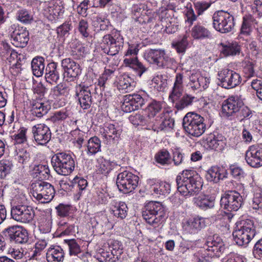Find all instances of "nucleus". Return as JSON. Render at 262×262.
<instances>
[{"label": "nucleus", "mask_w": 262, "mask_h": 262, "mask_svg": "<svg viewBox=\"0 0 262 262\" xmlns=\"http://www.w3.org/2000/svg\"><path fill=\"white\" fill-rule=\"evenodd\" d=\"M177 189L184 196L199 193L203 186L201 178L195 171L185 170L176 178Z\"/></svg>", "instance_id": "nucleus-1"}, {"label": "nucleus", "mask_w": 262, "mask_h": 262, "mask_svg": "<svg viewBox=\"0 0 262 262\" xmlns=\"http://www.w3.org/2000/svg\"><path fill=\"white\" fill-rule=\"evenodd\" d=\"M256 234L255 227L253 221H242L235 228L232 235L236 245L246 247Z\"/></svg>", "instance_id": "nucleus-2"}, {"label": "nucleus", "mask_w": 262, "mask_h": 262, "mask_svg": "<svg viewBox=\"0 0 262 262\" xmlns=\"http://www.w3.org/2000/svg\"><path fill=\"white\" fill-rule=\"evenodd\" d=\"M204 119L201 115L193 112L186 114L183 119V127L185 131L191 136L200 137L206 130Z\"/></svg>", "instance_id": "nucleus-3"}, {"label": "nucleus", "mask_w": 262, "mask_h": 262, "mask_svg": "<svg viewBox=\"0 0 262 262\" xmlns=\"http://www.w3.org/2000/svg\"><path fill=\"white\" fill-rule=\"evenodd\" d=\"M51 163L57 174L64 176L70 174L75 167V162L72 156L64 152L54 155L51 159Z\"/></svg>", "instance_id": "nucleus-4"}, {"label": "nucleus", "mask_w": 262, "mask_h": 262, "mask_svg": "<svg viewBox=\"0 0 262 262\" xmlns=\"http://www.w3.org/2000/svg\"><path fill=\"white\" fill-rule=\"evenodd\" d=\"M212 19L214 28L222 33L231 32L235 25L233 16L227 11L220 10L215 12Z\"/></svg>", "instance_id": "nucleus-5"}, {"label": "nucleus", "mask_w": 262, "mask_h": 262, "mask_svg": "<svg viewBox=\"0 0 262 262\" xmlns=\"http://www.w3.org/2000/svg\"><path fill=\"white\" fill-rule=\"evenodd\" d=\"M33 196L41 203L50 202L54 198L55 189L50 183L42 181H35L31 184Z\"/></svg>", "instance_id": "nucleus-6"}, {"label": "nucleus", "mask_w": 262, "mask_h": 262, "mask_svg": "<svg viewBox=\"0 0 262 262\" xmlns=\"http://www.w3.org/2000/svg\"><path fill=\"white\" fill-rule=\"evenodd\" d=\"M164 216V208L159 202H150L146 204L142 210L143 219L150 225L159 224Z\"/></svg>", "instance_id": "nucleus-7"}, {"label": "nucleus", "mask_w": 262, "mask_h": 262, "mask_svg": "<svg viewBox=\"0 0 262 262\" xmlns=\"http://www.w3.org/2000/svg\"><path fill=\"white\" fill-rule=\"evenodd\" d=\"M139 177L132 172L125 170L118 174L116 184L120 191L128 193L134 190L138 185Z\"/></svg>", "instance_id": "nucleus-8"}, {"label": "nucleus", "mask_w": 262, "mask_h": 262, "mask_svg": "<svg viewBox=\"0 0 262 262\" xmlns=\"http://www.w3.org/2000/svg\"><path fill=\"white\" fill-rule=\"evenodd\" d=\"M217 79L218 85L226 89L235 88L242 81L240 75L229 69H223L219 71L217 73Z\"/></svg>", "instance_id": "nucleus-9"}, {"label": "nucleus", "mask_w": 262, "mask_h": 262, "mask_svg": "<svg viewBox=\"0 0 262 262\" xmlns=\"http://www.w3.org/2000/svg\"><path fill=\"white\" fill-rule=\"evenodd\" d=\"M3 233L9 238L11 243L24 244L29 241V234L27 230L20 226H9L4 229Z\"/></svg>", "instance_id": "nucleus-10"}, {"label": "nucleus", "mask_w": 262, "mask_h": 262, "mask_svg": "<svg viewBox=\"0 0 262 262\" xmlns=\"http://www.w3.org/2000/svg\"><path fill=\"white\" fill-rule=\"evenodd\" d=\"M220 202L221 206L229 211L238 210L243 203L242 195L236 191L225 193L222 196Z\"/></svg>", "instance_id": "nucleus-11"}, {"label": "nucleus", "mask_w": 262, "mask_h": 262, "mask_svg": "<svg viewBox=\"0 0 262 262\" xmlns=\"http://www.w3.org/2000/svg\"><path fill=\"white\" fill-rule=\"evenodd\" d=\"M12 218L23 223H30L33 220L35 216L33 208L26 205H17L11 209Z\"/></svg>", "instance_id": "nucleus-12"}, {"label": "nucleus", "mask_w": 262, "mask_h": 262, "mask_svg": "<svg viewBox=\"0 0 262 262\" xmlns=\"http://www.w3.org/2000/svg\"><path fill=\"white\" fill-rule=\"evenodd\" d=\"M93 86L85 85L81 83L76 87L75 99L78 100L80 107L83 110L90 108L92 103L91 91Z\"/></svg>", "instance_id": "nucleus-13"}, {"label": "nucleus", "mask_w": 262, "mask_h": 262, "mask_svg": "<svg viewBox=\"0 0 262 262\" xmlns=\"http://www.w3.org/2000/svg\"><path fill=\"white\" fill-rule=\"evenodd\" d=\"M123 38H115L111 35L107 34L103 37L102 48L104 53L114 56L118 54L123 46Z\"/></svg>", "instance_id": "nucleus-14"}, {"label": "nucleus", "mask_w": 262, "mask_h": 262, "mask_svg": "<svg viewBox=\"0 0 262 262\" xmlns=\"http://www.w3.org/2000/svg\"><path fill=\"white\" fill-rule=\"evenodd\" d=\"M32 133L35 141L39 145H45L51 140V130L45 124H37L34 125L32 127Z\"/></svg>", "instance_id": "nucleus-15"}, {"label": "nucleus", "mask_w": 262, "mask_h": 262, "mask_svg": "<svg viewBox=\"0 0 262 262\" xmlns=\"http://www.w3.org/2000/svg\"><path fill=\"white\" fill-rule=\"evenodd\" d=\"M243 102L237 97L231 96L222 103V114L224 117L232 116L240 111Z\"/></svg>", "instance_id": "nucleus-16"}, {"label": "nucleus", "mask_w": 262, "mask_h": 262, "mask_svg": "<svg viewBox=\"0 0 262 262\" xmlns=\"http://www.w3.org/2000/svg\"><path fill=\"white\" fill-rule=\"evenodd\" d=\"M145 57L149 62L159 67H164L169 60V57L163 50L150 49L147 51Z\"/></svg>", "instance_id": "nucleus-17"}, {"label": "nucleus", "mask_w": 262, "mask_h": 262, "mask_svg": "<svg viewBox=\"0 0 262 262\" xmlns=\"http://www.w3.org/2000/svg\"><path fill=\"white\" fill-rule=\"evenodd\" d=\"M245 159L247 163L252 167L262 166V148L257 145H252L246 151Z\"/></svg>", "instance_id": "nucleus-18"}, {"label": "nucleus", "mask_w": 262, "mask_h": 262, "mask_svg": "<svg viewBox=\"0 0 262 262\" xmlns=\"http://www.w3.org/2000/svg\"><path fill=\"white\" fill-rule=\"evenodd\" d=\"M61 67L67 77L72 78L71 81L77 78L81 73L80 66L74 60L70 58L63 59L61 61Z\"/></svg>", "instance_id": "nucleus-19"}, {"label": "nucleus", "mask_w": 262, "mask_h": 262, "mask_svg": "<svg viewBox=\"0 0 262 262\" xmlns=\"http://www.w3.org/2000/svg\"><path fill=\"white\" fill-rule=\"evenodd\" d=\"M29 32L26 28L15 29L12 35V43L16 47H25L29 40Z\"/></svg>", "instance_id": "nucleus-20"}, {"label": "nucleus", "mask_w": 262, "mask_h": 262, "mask_svg": "<svg viewBox=\"0 0 262 262\" xmlns=\"http://www.w3.org/2000/svg\"><path fill=\"white\" fill-rule=\"evenodd\" d=\"M100 133L102 137L108 142L117 140L121 135V131L118 126H115L113 124H106L101 129Z\"/></svg>", "instance_id": "nucleus-21"}, {"label": "nucleus", "mask_w": 262, "mask_h": 262, "mask_svg": "<svg viewBox=\"0 0 262 262\" xmlns=\"http://www.w3.org/2000/svg\"><path fill=\"white\" fill-rule=\"evenodd\" d=\"M205 226V219L199 216L189 219L184 225L185 229L190 233H195Z\"/></svg>", "instance_id": "nucleus-22"}, {"label": "nucleus", "mask_w": 262, "mask_h": 262, "mask_svg": "<svg viewBox=\"0 0 262 262\" xmlns=\"http://www.w3.org/2000/svg\"><path fill=\"white\" fill-rule=\"evenodd\" d=\"M64 253L63 249L59 246L51 247L46 253L48 262H63Z\"/></svg>", "instance_id": "nucleus-23"}, {"label": "nucleus", "mask_w": 262, "mask_h": 262, "mask_svg": "<svg viewBox=\"0 0 262 262\" xmlns=\"http://www.w3.org/2000/svg\"><path fill=\"white\" fill-rule=\"evenodd\" d=\"M60 75L57 64L55 62L48 63L45 70V79L47 82L52 83H56L59 79Z\"/></svg>", "instance_id": "nucleus-24"}, {"label": "nucleus", "mask_w": 262, "mask_h": 262, "mask_svg": "<svg viewBox=\"0 0 262 262\" xmlns=\"http://www.w3.org/2000/svg\"><path fill=\"white\" fill-rule=\"evenodd\" d=\"M123 61L126 66L136 71L137 75L140 77L147 70V68L139 61L137 56H126Z\"/></svg>", "instance_id": "nucleus-25"}, {"label": "nucleus", "mask_w": 262, "mask_h": 262, "mask_svg": "<svg viewBox=\"0 0 262 262\" xmlns=\"http://www.w3.org/2000/svg\"><path fill=\"white\" fill-rule=\"evenodd\" d=\"M226 174L223 169L217 166H212L207 171L206 178L208 181L216 183L226 178Z\"/></svg>", "instance_id": "nucleus-26"}, {"label": "nucleus", "mask_w": 262, "mask_h": 262, "mask_svg": "<svg viewBox=\"0 0 262 262\" xmlns=\"http://www.w3.org/2000/svg\"><path fill=\"white\" fill-rule=\"evenodd\" d=\"M191 35L196 39L209 38L211 36L209 30L201 24L195 25L192 28Z\"/></svg>", "instance_id": "nucleus-27"}, {"label": "nucleus", "mask_w": 262, "mask_h": 262, "mask_svg": "<svg viewBox=\"0 0 262 262\" xmlns=\"http://www.w3.org/2000/svg\"><path fill=\"white\" fill-rule=\"evenodd\" d=\"M126 102H130L137 109L142 107L147 101L148 96L139 94H133L125 95Z\"/></svg>", "instance_id": "nucleus-28"}, {"label": "nucleus", "mask_w": 262, "mask_h": 262, "mask_svg": "<svg viewBox=\"0 0 262 262\" xmlns=\"http://www.w3.org/2000/svg\"><path fill=\"white\" fill-rule=\"evenodd\" d=\"M45 59L41 56L34 58L31 62V68L34 75L36 77L41 76L45 70Z\"/></svg>", "instance_id": "nucleus-29"}, {"label": "nucleus", "mask_w": 262, "mask_h": 262, "mask_svg": "<svg viewBox=\"0 0 262 262\" xmlns=\"http://www.w3.org/2000/svg\"><path fill=\"white\" fill-rule=\"evenodd\" d=\"M183 76L181 73L176 75L172 91L169 96L173 101L179 97L182 94L183 90Z\"/></svg>", "instance_id": "nucleus-30"}, {"label": "nucleus", "mask_w": 262, "mask_h": 262, "mask_svg": "<svg viewBox=\"0 0 262 262\" xmlns=\"http://www.w3.org/2000/svg\"><path fill=\"white\" fill-rule=\"evenodd\" d=\"M222 136H211L207 139V145L208 147L216 151L222 150L225 145V141Z\"/></svg>", "instance_id": "nucleus-31"}, {"label": "nucleus", "mask_w": 262, "mask_h": 262, "mask_svg": "<svg viewBox=\"0 0 262 262\" xmlns=\"http://www.w3.org/2000/svg\"><path fill=\"white\" fill-rule=\"evenodd\" d=\"M86 146L88 155H94L101 151V141L97 137L94 136L88 140Z\"/></svg>", "instance_id": "nucleus-32"}, {"label": "nucleus", "mask_w": 262, "mask_h": 262, "mask_svg": "<svg viewBox=\"0 0 262 262\" xmlns=\"http://www.w3.org/2000/svg\"><path fill=\"white\" fill-rule=\"evenodd\" d=\"M112 211L116 217L123 219L127 215L128 207L124 202H119L112 207Z\"/></svg>", "instance_id": "nucleus-33"}, {"label": "nucleus", "mask_w": 262, "mask_h": 262, "mask_svg": "<svg viewBox=\"0 0 262 262\" xmlns=\"http://www.w3.org/2000/svg\"><path fill=\"white\" fill-rule=\"evenodd\" d=\"M15 159L21 165H27L30 161L31 157L30 152L25 148H17L16 149Z\"/></svg>", "instance_id": "nucleus-34"}, {"label": "nucleus", "mask_w": 262, "mask_h": 262, "mask_svg": "<svg viewBox=\"0 0 262 262\" xmlns=\"http://www.w3.org/2000/svg\"><path fill=\"white\" fill-rule=\"evenodd\" d=\"M132 79L127 75L122 76L118 82V89L122 93H128L133 89Z\"/></svg>", "instance_id": "nucleus-35"}, {"label": "nucleus", "mask_w": 262, "mask_h": 262, "mask_svg": "<svg viewBox=\"0 0 262 262\" xmlns=\"http://www.w3.org/2000/svg\"><path fill=\"white\" fill-rule=\"evenodd\" d=\"M195 203L199 207L204 210L212 208L214 206V200L207 195L199 196Z\"/></svg>", "instance_id": "nucleus-36"}, {"label": "nucleus", "mask_w": 262, "mask_h": 262, "mask_svg": "<svg viewBox=\"0 0 262 262\" xmlns=\"http://www.w3.org/2000/svg\"><path fill=\"white\" fill-rule=\"evenodd\" d=\"M144 113L145 112L142 111L141 113L130 116L129 118L130 121L135 125H144L149 123L150 120L148 118L147 115L144 114Z\"/></svg>", "instance_id": "nucleus-37"}, {"label": "nucleus", "mask_w": 262, "mask_h": 262, "mask_svg": "<svg viewBox=\"0 0 262 262\" xmlns=\"http://www.w3.org/2000/svg\"><path fill=\"white\" fill-rule=\"evenodd\" d=\"M33 171L36 177H38L42 180L48 179L50 177V169L46 164H41L35 165Z\"/></svg>", "instance_id": "nucleus-38"}, {"label": "nucleus", "mask_w": 262, "mask_h": 262, "mask_svg": "<svg viewBox=\"0 0 262 262\" xmlns=\"http://www.w3.org/2000/svg\"><path fill=\"white\" fill-rule=\"evenodd\" d=\"M206 244L208 246L207 250L212 252H217L222 247V241L217 236L214 235L208 238Z\"/></svg>", "instance_id": "nucleus-39"}, {"label": "nucleus", "mask_w": 262, "mask_h": 262, "mask_svg": "<svg viewBox=\"0 0 262 262\" xmlns=\"http://www.w3.org/2000/svg\"><path fill=\"white\" fill-rule=\"evenodd\" d=\"M49 108L50 107L48 105L42 102H36L32 106V114L37 117H41L48 113Z\"/></svg>", "instance_id": "nucleus-40"}, {"label": "nucleus", "mask_w": 262, "mask_h": 262, "mask_svg": "<svg viewBox=\"0 0 262 262\" xmlns=\"http://www.w3.org/2000/svg\"><path fill=\"white\" fill-rule=\"evenodd\" d=\"M161 123L160 124L159 128L161 130L172 128L174 126V121L173 118L170 117L168 112L163 113L160 116Z\"/></svg>", "instance_id": "nucleus-41"}, {"label": "nucleus", "mask_w": 262, "mask_h": 262, "mask_svg": "<svg viewBox=\"0 0 262 262\" xmlns=\"http://www.w3.org/2000/svg\"><path fill=\"white\" fill-rule=\"evenodd\" d=\"M222 53L225 56L234 55L239 54L241 50L240 46L236 42H228L223 45Z\"/></svg>", "instance_id": "nucleus-42"}, {"label": "nucleus", "mask_w": 262, "mask_h": 262, "mask_svg": "<svg viewBox=\"0 0 262 262\" xmlns=\"http://www.w3.org/2000/svg\"><path fill=\"white\" fill-rule=\"evenodd\" d=\"M69 88L63 83H60L51 90V94L54 98L68 94Z\"/></svg>", "instance_id": "nucleus-43"}, {"label": "nucleus", "mask_w": 262, "mask_h": 262, "mask_svg": "<svg viewBox=\"0 0 262 262\" xmlns=\"http://www.w3.org/2000/svg\"><path fill=\"white\" fill-rule=\"evenodd\" d=\"M161 109V103L159 102L153 101L148 104L144 112L147 113L148 118L150 120V118L154 117Z\"/></svg>", "instance_id": "nucleus-44"}, {"label": "nucleus", "mask_w": 262, "mask_h": 262, "mask_svg": "<svg viewBox=\"0 0 262 262\" xmlns=\"http://www.w3.org/2000/svg\"><path fill=\"white\" fill-rule=\"evenodd\" d=\"M96 257L100 262H115L116 260V258L113 257L111 252L107 251L102 248L98 250Z\"/></svg>", "instance_id": "nucleus-45"}, {"label": "nucleus", "mask_w": 262, "mask_h": 262, "mask_svg": "<svg viewBox=\"0 0 262 262\" xmlns=\"http://www.w3.org/2000/svg\"><path fill=\"white\" fill-rule=\"evenodd\" d=\"M249 205L253 209L262 213V192L255 193Z\"/></svg>", "instance_id": "nucleus-46"}, {"label": "nucleus", "mask_w": 262, "mask_h": 262, "mask_svg": "<svg viewBox=\"0 0 262 262\" xmlns=\"http://www.w3.org/2000/svg\"><path fill=\"white\" fill-rule=\"evenodd\" d=\"M99 162V169H100L102 173L107 174L111 170L113 169L117 164L114 162H111L109 160L100 158L98 160Z\"/></svg>", "instance_id": "nucleus-47"}, {"label": "nucleus", "mask_w": 262, "mask_h": 262, "mask_svg": "<svg viewBox=\"0 0 262 262\" xmlns=\"http://www.w3.org/2000/svg\"><path fill=\"white\" fill-rule=\"evenodd\" d=\"M194 100H196V98L189 95H185L179 102L176 103L175 107L178 110H181L191 105Z\"/></svg>", "instance_id": "nucleus-48"}, {"label": "nucleus", "mask_w": 262, "mask_h": 262, "mask_svg": "<svg viewBox=\"0 0 262 262\" xmlns=\"http://www.w3.org/2000/svg\"><path fill=\"white\" fill-rule=\"evenodd\" d=\"M59 230L61 231V235H70L75 232V226L70 225L66 222L62 220L58 223Z\"/></svg>", "instance_id": "nucleus-49"}, {"label": "nucleus", "mask_w": 262, "mask_h": 262, "mask_svg": "<svg viewBox=\"0 0 262 262\" xmlns=\"http://www.w3.org/2000/svg\"><path fill=\"white\" fill-rule=\"evenodd\" d=\"M12 164L7 160L0 161V178H5L11 169Z\"/></svg>", "instance_id": "nucleus-50"}, {"label": "nucleus", "mask_w": 262, "mask_h": 262, "mask_svg": "<svg viewBox=\"0 0 262 262\" xmlns=\"http://www.w3.org/2000/svg\"><path fill=\"white\" fill-rule=\"evenodd\" d=\"M64 242L68 245L70 255H76L80 253L81 250L80 246L75 239H66Z\"/></svg>", "instance_id": "nucleus-51"}, {"label": "nucleus", "mask_w": 262, "mask_h": 262, "mask_svg": "<svg viewBox=\"0 0 262 262\" xmlns=\"http://www.w3.org/2000/svg\"><path fill=\"white\" fill-rule=\"evenodd\" d=\"M155 158L158 163L164 165L168 164L170 157L167 150H162L156 154Z\"/></svg>", "instance_id": "nucleus-52"}, {"label": "nucleus", "mask_w": 262, "mask_h": 262, "mask_svg": "<svg viewBox=\"0 0 262 262\" xmlns=\"http://www.w3.org/2000/svg\"><path fill=\"white\" fill-rule=\"evenodd\" d=\"M188 44L187 36L184 35L181 40L173 42L172 46L177 50V52L181 53L185 51Z\"/></svg>", "instance_id": "nucleus-53"}, {"label": "nucleus", "mask_w": 262, "mask_h": 262, "mask_svg": "<svg viewBox=\"0 0 262 262\" xmlns=\"http://www.w3.org/2000/svg\"><path fill=\"white\" fill-rule=\"evenodd\" d=\"M252 17L245 16L243 17V23L241 28V33L245 35H248L250 32Z\"/></svg>", "instance_id": "nucleus-54"}, {"label": "nucleus", "mask_w": 262, "mask_h": 262, "mask_svg": "<svg viewBox=\"0 0 262 262\" xmlns=\"http://www.w3.org/2000/svg\"><path fill=\"white\" fill-rule=\"evenodd\" d=\"M18 20L24 23H30L33 20V16L26 10H20L17 13Z\"/></svg>", "instance_id": "nucleus-55"}, {"label": "nucleus", "mask_w": 262, "mask_h": 262, "mask_svg": "<svg viewBox=\"0 0 262 262\" xmlns=\"http://www.w3.org/2000/svg\"><path fill=\"white\" fill-rule=\"evenodd\" d=\"M110 249L113 254V257L118 259V256L122 253V249L121 248V244L118 241H114L111 244Z\"/></svg>", "instance_id": "nucleus-56"}, {"label": "nucleus", "mask_w": 262, "mask_h": 262, "mask_svg": "<svg viewBox=\"0 0 262 262\" xmlns=\"http://www.w3.org/2000/svg\"><path fill=\"white\" fill-rule=\"evenodd\" d=\"M27 129L25 127L20 128L17 134L13 135L14 140L17 144H22L27 141V137L26 135Z\"/></svg>", "instance_id": "nucleus-57"}, {"label": "nucleus", "mask_w": 262, "mask_h": 262, "mask_svg": "<svg viewBox=\"0 0 262 262\" xmlns=\"http://www.w3.org/2000/svg\"><path fill=\"white\" fill-rule=\"evenodd\" d=\"M212 3L206 2H197L194 3V6L195 11L198 14V15H200L203 14V13L206 11L208 8H209Z\"/></svg>", "instance_id": "nucleus-58"}, {"label": "nucleus", "mask_w": 262, "mask_h": 262, "mask_svg": "<svg viewBox=\"0 0 262 262\" xmlns=\"http://www.w3.org/2000/svg\"><path fill=\"white\" fill-rule=\"evenodd\" d=\"M59 6H49L44 10V15L51 21L54 20V15L59 11Z\"/></svg>", "instance_id": "nucleus-59"}, {"label": "nucleus", "mask_w": 262, "mask_h": 262, "mask_svg": "<svg viewBox=\"0 0 262 262\" xmlns=\"http://www.w3.org/2000/svg\"><path fill=\"white\" fill-rule=\"evenodd\" d=\"M78 31L82 36L88 37L90 34L89 25L86 20L81 19L78 25Z\"/></svg>", "instance_id": "nucleus-60"}, {"label": "nucleus", "mask_w": 262, "mask_h": 262, "mask_svg": "<svg viewBox=\"0 0 262 262\" xmlns=\"http://www.w3.org/2000/svg\"><path fill=\"white\" fill-rule=\"evenodd\" d=\"M197 15L194 12L193 9L188 8L185 13V21L187 22L189 26H191L193 23L196 20Z\"/></svg>", "instance_id": "nucleus-61"}, {"label": "nucleus", "mask_w": 262, "mask_h": 262, "mask_svg": "<svg viewBox=\"0 0 262 262\" xmlns=\"http://www.w3.org/2000/svg\"><path fill=\"white\" fill-rule=\"evenodd\" d=\"M230 169L231 174L236 179H241L245 176V172L239 167L231 166Z\"/></svg>", "instance_id": "nucleus-62"}, {"label": "nucleus", "mask_w": 262, "mask_h": 262, "mask_svg": "<svg viewBox=\"0 0 262 262\" xmlns=\"http://www.w3.org/2000/svg\"><path fill=\"white\" fill-rule=\"evenodd\" d=\"M199 73H193L190 76V86L193 90L200 89L199 80Z\"/></svg>", "instance_id": "nucleus-63"}, {"label": "nucleus", "mask_w": 262, "mask_h": 262, "mask_svg": "<svg viewBox=\"0 0 262 262\" xmlns=\"http://www.w3.org/2000/svg\"><path fill=\"white\" fill-rule=\"evenodd\" d=\"M56 209L57 210L58 215L64 217L69 215L70 210V206L60 204L58 205Z\"/></svg>", "instance_id": "nucleus-64"}]
</instances>
